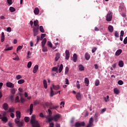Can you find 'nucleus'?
I'll use <instances>...</instances> for the list:
<instances>
[{"mask_svg": "<svg viewBox=\"0 0 127 127\" xmlns=\"http://www.w3.org/2000/svg\"><path fill=\"white\" fill-rule=\"evenodd\" d=\"M7 3L8 4H12V0H7Z\"/></svg>", "mask_w": 127, "mask_h": 127, "instance_id": "obj_57", "label": "nucleus"}, {"mask_svg": "<svg viewBox=\"0 0 127 127\" xmlns=\"http://www.w3.org/2000/svg\"><path fill=\"white\" fill-rule=\"evenodd\" d=\"M37 71H38V65H36L33 69V72L35 73Z\"/></svg>", "mask_w": 127, "mask_h": 127, "instance_id": "obj_15", "label": "nucleus"}, {"mask_svg": "<svg viewBox=\"0 0 127 127\" xmlns=\"http://www.w3.org/2000/svg\"><path fill=\"white\" fill-rule=\"evenodd\" d=\"M121 14L123 17H126V16H127V14L125 12L121 13Z\"/></svg>", "mask_w": 127, "mask_h": 127, "instance_id": "obj_58", "label": "nucleus"}, {"mask_svg": "<svg viewBox=\"0 0 127 127\" xmlns=\"http://www.w3.org/2000/svg\"><path fill=\"white\" fill-rule=\"evenodd\" d=\"M22 47H23V46H18V47L17 48V50H16L17 52H18V51L19 50H21L22 49Z\"/></svg>", "mask_w": 127, "mask_h": 127, "instance_id": "obj_47", "label": "nucleus"}, {"mask_svg": "<svg viewBox=\"0 0 127 127\" xmlns=\"http://www.w3.org/2000/svg\"><path fill=\"white\" fill-rule=\"evenodd\" d=\"M59 58H60V54L59 53H58L56 55L55 57V60L56 62L58 61L59 60Z\"/></svg>", "mask_w": 127, "mask_h": 127, "instance_id": "obj_22", "label": "nucleus"}, {"mask_svg": "<svg viewBox=\"0 0 127 127\" xmlns=\"http://www.w3.org/2000/svg\"><path fill=\"white\" fill-rule=\"evenodd\" d=\"M20 101L21 103H24V102H25V100L24 99V98H23V97H21Z\"/></svg>", "mask_w": 127, "mask_h": 127, "instance_id": "obj_60", "label": "nucleus"}, {"mask_svg": "<svg viewBox=\"0 0 127 127\" xmlns=\"http://www.w3.org/2000/svg\"><path fill=\"white\" fill-rule=\"evenodd\" d=\"M51 89V97H53L54 96V91H53V89H52V87L50 88Z\"/></svg>", "mask_w": 127, "mask_h": 127, "instance_id": "obj_42", "label": "nucleus"}, {"mask_svg": "<svg viewBox=\"0 0 127 127\" xmlns=\"http://www.w3.org/2000/svg\"><path fill=\"white\" fill-rule=\"evenodd\" d=\"M40 41V36H37V42L35 44V46H36V44H38V42Z\"/></svg>", "mask_w": 127, "mask_h": 127, "instance_id": "obj_44", "label": "nucleus"}, {"mask_svg": "<svg viewBox=\"0 0 127 127\" xmlns=\"http://www.w3.org/2000/svg\"><path fill=\"white\" fill-rule=\"evenodd\" d=\"M48 112L49 113V116L51 117L52 115V112L51 111V110H50V109H48Z\"/></svg>", "mask_w": 127, "mask_h": 127, "instance_id": "obj_54", "label": "nucleus"}, {"mask_svg": "<svg viewBox=\"0 0 127 127\" xmlns=\"http://www.w3.org/2000/svg\"><path fill=\"white\" fill-rule=\"evenodd\" d=\"M113 19V13L111 11L108 12L106 16L107 21H112Z\"/></svg>", "mask_w": 127, "mask_h": 127, "instance_id": "obj_1", "label": "nucleus"}, {"mask_svg": "<svg viewBox=\"0 0 127 127\" xmlns=\"http://www.w3.org/2000/svg\"><path fill=\"white\" fill-rule=\"evenodd\" d=\"M42 47V51L43 52H47L48 51V50L47 49V47L44 46Z\"/></svg>", "mask_w": 127, "mask_h": 127, "instance_id": "obj_34", "label": "nucleus"}, {"mask_svg": "<svg viewBox=\"0 0 127 127\" xmlns=\"http://www.w3.org/2000/svg\"><path fill=\"white\" fill-rule=\"evenodd\" d=\"M85 122H77L75 123L74 127H85Z\"/></svg>", "mask_w": 127, "mask_h": 127, "instance_id": "obj_2", "label": "nucleus"}, {"mask_svg": "<svg viewBox=\"0 0 127 127\" xmlns=\"http://www.w3.org/2000/svg\"><path fill=\"white\" fill-rule=\"evenodd\" d=\"M73 62H77V54H74L73 57Z\"/></svg>", "mask_w": 127, "mask_h": 127, "instance_id": "obj_27", "label": "nucleus"}, {"mask_svg": "<svg viewBox=\"0 0 127 127\" xmlns=\"http://www.w3.org/2000/svg\"><path fill=\"white\" fill-rule=\"evenodd\" d=\"M25 82V81L24 80V79H19L18 81V84H19V85H21V84H23V83H24Z\"/></svg>", "mask_w": 127, "mask_h": 127, "instance_id": "obj_32", "label": "nucleus"}, {"mask_svg": "<svg viewBox=\"0 0 127 127\" xmlns=\"http://www.w3.org/2000/svg\"><path fill=\"white\" fill-rule=\"evenodd\" d=\"M95 86H97L100 85V80L99 79H96L95 82Z\"/></svg>", "mask_w": 127, "mask_h": 127, "instance_id": "obj_41", "label": "nucleus"}, {"mask_svg": "<svg viewBox=\"0 0 127 127\" xmlns=\"http://www.w3.org/2000/svg\"><path fill=\"white\" fill-rule=\"evenodd\" d=\"M76 98L77 101H81V100H82L81 94L80 93H77L76 95Z\"/></svg>", "mask_w": 127, "mask_h": 127, "instance_id": "obj_10", "label": "nucleus"}, {"mask_svg": "<svg viewBox=\"0 0 127 127\" xmlns=\"http://www.w3.org/2000/svg\"><path fill=\"white\" fill-rule=\"evenodd\" d=\"M118 83V85L122 86V85L124 84V81H123V80H119Z\"/></svg>", "mask_w": 127, "mask_h": 127, "instance_id": "obj_49", "label": "nucleus"}, {"mask_svg": "<svg viewBox=\"0 0 127 127\" xmlns=\"http://www.w3.org/2000/svg\"><path fill=\"white\" fill-rule=\"evenodd\" d=\"M60 118H61V115L57 114L53 117V119L54 121H55V122H58V121L59 120V119H60Z\"/></svg>", "mask_w": 127, "mask_h": 127, "instance_id": "obj_5", "label": "nucleus"}, {"mask_svg": "<svg viewBox=\"0 0 127 127\" xmlns=\"http://www.w3.org/2000/svg\"><path fill=\"white\" fill-rule=\"evenodd\" d=\"M2 108L5 111H7L8 110V104L7 103H4L2 105Z\"/></svg>", "mask_w": 127, "mask_h": 127, "instance_id": "obj_9", "label": "nucleus"}, {"mask_svg": "<svg viewBox=\"0 0 127 127\" xmlns=\"http://www.w3.org/2000/svg\"><path fill=\"white\" fill-rule=\"evenodd\" d=\"M8 125L10 127H13V125L12 124V123L9 122L8 124Z\"/></svg>", "mask_w": 127, "mask_h": 127, "instance_id": "obj_63", "label": "nucleus"}, {"mask_svg": "<svg viewBox=\"0 0 127 127\" xmlns=\"http://www.w3.org/2000/svg\"><path fill=\"white\" fill-rule=\"evenodd\" d=\"M30 112V115H32V113L33 112V104H31L30 106V109H29Z\"/></svg>", "mask_w": 127, "mask_h": 127, "instance_id": "obj_11", "label": "nucleus"}, {"mask_svg": "<svg viewBox=\"0 0 127 127\" xmlns=\"http://www.w3.org/2000/svg\"><path fill=\"white\" fill-rule=\"evenodd\" d=\"M43 84H44L45 89H47L48 86H47V81H46V79H44L43 80Z\"/></svg>", "mask_w": 127, "mask_h": 127, "instance_id": "obj_25", "label": "nucleus"}, {"mask_svg": "<svg viewBox=\"0 0 127 127\" xmlns=\"http://www.w3.org/2000/svg\"><path fill=\"white\" fill-rule=\"evenodd\" d=\"M99 116V113L98 112H96L94 115V118L95 119V122H98V117Z\"/></svg>", "mask_w": 127, "mask_h": 127, "instance_id": "obj_31", "label": "nucleus"}, {"mask_svg": "<svg viewBox=\"0 0 127 127\" xmlns=\"http://www.w3.org/2000/svg\"><path fill=\"white\" fill-rule=\"evenodd\" d=\"M13 48V47H10L6 48L4 49V51H8L12 50Z\"/></svg>", "mask_w": 127, "mask_h": 127, "instance_id": "obj_46", "label": "nucleus"}, {"mask_svg": "<svg viewBox=\"0 0 127 127\" xmlns=\"http://www.w3.org/2000/svg\"><path fill=\"white\" fill-rule=\"evenodd\" d=\"M1 119V121L3 122L4 123H7V121H8V119H7V118L6 117H3L2 118H0Z\"/></svg>", "mask_w": 127, "mask_h": 127, "instance_id": "obj_18", "label": "nucleus"}, {"mask_svg": "<svg viewBox=\"0 0 127 127\" xmlns=\"http://www.w3.org/2000/svg\"><path fill=\"white\" fill-rule=\"evenodd\" d=\"M122 52H123V50L122 49H119L116 51L115 54L116 56H119V55H121Z\"/></svg>", "mask_w": 127, "mask_h": 127, "instance_id": "obj_13", "label": "nucleus"}, {"mask_svg": "<svg viewBox=\"0 0 127 127\" xmlns=\"http://www.w3.org/2000/svg\"><path fill=\"white\" fill-rule=\"evenodd\" d=\"M114 36L115 37L119 38V37H120V34L117 31H116L114 34Z\"/></svg>", "mask_w": 127, "mask_h": 127, "instance_id": "obj_35", "label": "nucleus"}, {"mask_svg": "<svg viewBox=\"0 0 127 127\" xmlns=\"http://www.w3.org/2000/svg\"><path fill=\"white\" fill-rule=\"evenodd\" d=\"M9 113H14V108L13 107L9 108L8 109Z\"/></svg>", "mask_w": 127, "mask_h": 127, "instance_id": "obj_36", "label": "nucleus"}, {"mask_svg": "<svg viewBox=\"0 0 127 127\" xmlns=\"http://www.w3.org/2000/svg\"><path fill=\"white\" fill-rule=\"evenodd\" d=\"M63 70V64H61L59 69V73H61Z\"/></svg>", "mask_w": 127, "mask_h": 127, "instance_id": "obj_38", "label": "nucleus"}, {"mask_svg": "<svg viewBox=\"0 0 127 127\" xmlns=\"http://www.w3.org/2000/svg\"><path fill=\"white\" fill-rule=\"evenodd\" d=\"M15 123L19 127H23V122L22 121L19 122V120L15 119Z\"/></svg>", "mask_w": 127, "mask_h": 127, "instance_id": "obj_4", "label": "nucleus"}, {"mask_svg": "<svg viewBox=\"0 0 127 127\" xmlns=\"http://www.w3.org/2000/svg\"><path fill=\"white\" fill-rule=\"evenodd\" d=\"M22 76L21 75H17L16 76V79L17 80H20V79H22Z\"/></svg>", "mask_w": 127, "mask_h": 127, "instance_id": "obj_45", "label": "nucleus"}, {"mask_svg": "<svg viewBox=\"0 0 127 127\" xmlns=\"http://www.w3.org/2000/svg\"><path fill=\"white\" fill-rule=\"evenodd\" d=\"M11 94H12L13 95H14V94H15V89H12L11 90Z\"/></svg>", "mask_w": 127, "mask_h": 127, "instance_id": "obj_55", "label": "nucleus"}, {"mask_svg": "<svg viewBox=\"0 0 127 127\" xmlns=\"http://www.w3.org/2000/svg\"><path fill=\"white\" fill-rule=\"evenodd\" d=\"M53 88L54 89V90H56V91H58V90H59L60 89V86L59 85H54V84H53Z\"/></svg>", "mask_w": 127, "mask_h": 127, "instance_id": "obj_19", "label": "nucleus"}, {"mask_svg": "<svg viewBox=\"0 0 127 127\" xmlns=\"http://www.w3.org/2000/svg\"><path fill=\"white\" fill-rule=\"evenodd\" d=\"M10 99L11 102H13L14 101V99L13 98V95H11L10 97Z\"/></svg>", "mask_w": 127, "mask_h": 127, "instance_id": "obj_59", "label": "nucleus"}, {"mask_svg": "<svg viewBox=\"0 0 127 127\" xmlns=\"http://www.w3.org/2000/svg\"><path fill=\"white\" fill-rule=\"evenodd\" d=\"M40 31L42 32V33H44L45 32V30H44V28H43V26H40L39 27Z\"/></svg>", "mask_w": 127, "mask_h": 127, "instance_id": "obj_29", "label": "nucleus"}, {"mask_svg": "<svg viewBox=\"0 0 127 127\" xmlns=\"http://www.w3.org/2000/svg\"><path fill=\"white\" fill-rule=\"evenodd\" d=\"M124 35H125V32L124 31H121L120 33V36L124 37Z\"/></svg>", "mask_w": 127, "mask_h": 127, "instance_id": "obj_56", "label": "nucleus"}, {"mask_svg": "<svg viewBox=\"0 0 127 127\" xmlns=\"http://www.w3.org/2000/svg\"><path fill=\"white\" fill-rule=\"evenodd\" d=\"M31 65H32V63H31V62H29L27 64V67L28 68H30V67H31Z\"/></svg>", "mask_w": 127, "mask_h": 127, "instance_id": "obj_50", "label": "nucleus"}, {"mask_svg": "<svg viewBox=\"0 0 127 127\" xmlns=\"http://www.w3.org/2000/svg\"><path fill=\"white\" fill-rule=\"evenodd\" d=\"M93 127V124H90V123H88V124L86 126V127Z\"/></svg>", "mask_w": 127, "mask_h": 127, "instance_id": "obj_64", "label": "nucleus"}, {"mask_svg": "<svg viewBox=\"0 0 127 127\" xmlns=\"http://www.w3.org/2000/svg\"><path fill=\"white\" fill-rule=\"evenodd\" d=\"M124 44H127V37H126L124 40Z\"/></svg>", "mask_w": 127, "mask_h": 127, "instance_id": "obj_61", "label": "nucleus"}, {"mask_svg": "<svg viewBox=\"0 0 127 127\" xmlns=\"http://www.w3.org/2000/svg\"><path fill=\"white\" fill-rule=\"evenodd\" d=\"M47 41V39L46 38H44L42 41V47L45 46V44H46V42Z\"/></svg>", "mask_w": 127, "mask_h": 127, "instance_id": "obj_17", "label": "nucleus"}, {"mask_svg": "<svg viewBox=\"0 0 127 127\" xmlns=\"http://www.w3.org/2000/svg\"><path fill=\"white\" fill-rule=\"evenodd\" d=\"M94 123V119L93 118H90L89 121V124H90L91 125H93V123Z\"/></svg>", "mask_w": 127, "mask_h": 127, "instance_id": "obj_43", "label": "nucleus"}, {"mask_svg": "<svg viewBox=\"0 0 127 127\" xmlns=\"http://www.w3.org/2000/svg\"><path fill=\"white\" fill-rule=\"evenodd\" d=\"M53 120H54L53 117H50L48 119V123H51V122H52V121H53Z\"/></svg>", "mask_w": 127, "mask_h": 127, "instance_id": "obj_48", "label": "nucleus"}, {"mask_svg": "<svg viewBox=\"0 0 127 127\" xmlns=\"http://www.w3.org/2000/svg\"><path fill=\"white\" fill-rule=\"evenodd\" d=\"M15 102H20L19 101V96H16L15 98Z\"/></svg>", "mask_w": 127, "mask_h": 127, "instance_id": "obj_53", "label": "nucleus"}, {"mask_svg": "<svg viewBox=\"0 0 127 127\" xmlns=\"http://www.w3.org/2000/svg\"><path fill=\"white\" fill-rule=\"evenodd\" d=\"M97 50V48L96 47H94L92 50V53H95L96 52V51Z\"/></svg>", "mask_w": 127, "mask_h": 127, "instance_id": "obj_52", "label": "nucleus"}, {"mask_svg": "<svg viewBox=\"0 0 127 127\" xmlns=\"http://www.w3.org/2000/svg\"><path fill=\"white\" fill-rule=\"evenodd\" d=\"M52 70L54 71V72H56V73H58V68L57 67H53Z\"/></svg>", "mask_w": 127, "mask_h": 127, "instance_id": "obj_37", "label": "nucleus"}, {"mask_svg": "<svg viewBox=\"0 0 127 127\" xmlns=\"http://www.w3.org/2000/svg\"><path fill=\"white\" fill-rule=\"evenodd\" d=\"M58 108H59V106H52V105H51L49 107L50 110H56V109H58Z\"/></svg>", "mask_w": 127, "mask_h": 127, "instance_id": "obj_14", "label": "nucleus"}, {"mask_svg": "<svg viewBox=\"0 0 127 127\" xmlns=\"http://www.w3.org/2000/svg\"><path fill=\"white\" fill-rule=\"evenodd\" d=\"M1 42L4 41V33H3V32L1 33Z\"/></svg>", "mask_w": 127, "mask_h": 127, "instance_id": "obj_28", "label": "nucleus"}, {"mask_svg": "<svg viewBox=\"0 0 127 127\" xmlns=\"http://www.w3.org/2000/svg\"><path fill=\"white\" fill-rule=\"evenodd\" d=\"M84 83H85V85L86 86V87H88V86H89V84L90 83V81H89V79H88V78L86 77L84 79Z\"/></svg>", "mask_w": 127, "mask_h": 127, "instance_id": "obj_12", "label": "nucleus"}, {"mask_svg": "<svg viewBox=\"0 0 127 127\" xmlns=\"http://www.w3.org/2000/svg\"><path fill=\"white\" fill-rule=\"evenodd\" d=\"M119 66L120 67H124V62H123V61H119Z\"/></svg>", "mask_w": 127, "mask_h": 127, "instance_id": "obj_33", "label": "nucleus"}, {"mask_svg": "<svg viewBox=\"0 0 127 127\" xmlns=\"http://www.w3.org/2000/svg\"><path fill=\"white\" fill-rule=\"evenodd\" d=\"M114 92L116 95H119V94H120V91L119 89H118V88H114Z\"/></svg>", "mask_w": 127, "mask_h": 127, "instance_id": "obj_30", "label": "nucleus"}, {"mask_svg": "<svg viewBox=\"0 0 127 127\" xmlns=\"http://www.w3.org/2000/svg\"><path fill=\"white\" fill-rule=\"evenodd\" d=\"M90 58H91V56H90V54H89V53H86L85 55V58L86 60H89Z\"/></svg>", "mask_w": 127, "mask_h": 127, "instance_id": "obj_21", "label": "nucleus"}, {"mask_svg": "<svg viewBox=\"0 0 127 127\" xmlns=\"http://www.w3.org/2000/svg\"><path fill=\"white\" fill-rule=\"evenodd\" d=\"M34 13L35 14L37 15L39 13V8L38 7H36L34 10Z\"/></svg>", "mask_w": 127, "mask_h": 127, "instance_id": "obj_20", "label": "nucleus"}, {"mask_svg": "<svg viewBox=\"0 0 127 127\" xmlns=\"http://www.w3.org/2000/svg\"><path fill=\"white\" fill-rule=\"evenodd\" d=\"M70 58V52L68 50H65V59L66 60H69Z\"/></svg>", "mask_w": 127, "mask_h": 127, "instance_id": "obj_8", "label": "nucleus"}, {"mask_svg": "<svg viewBox=\"0 0 127 127\" xmlns=\"http://www.w3.org/2000/svg\"><path fill=\"white\" fill-rule=\"evenodd\" d=\"M108 30L110 32H113L114 31V27L112 25H110L108 27Z\"/></svg>", "mask_w": 127, "mask_h": 127, "instance_id": "obj_24", "label": "nucleus"}, {"mask_svg": "<svg viewBox=\"0 0 127 127\" xmlns=\"http://www.w3.org/2000/svg\"><path fill=\"white\" fill-rule=\"evenodd\" d=\"M48 46H50V47H52V43H51L50 41L48 42Z\"/></svg>", "mask_w": 127, "mask_h": 127, "instance_id": "obj_62", "label": "nucleus"}, {"mask_svg": "<svg viewBox=\"0 0 127 127\" xmlns=\"http://www.w3.org/2000/svg\"><path fill=\"white\" fill-rule=\"evenodd\" d=\"M38 23H39L38 20H36L34 21V26H36V27L39 28V25L38 24Z\"/></svg>", "mask_w": 127, "mask_h": 127, "instance_id": "obj_23", "label": "nucleus"}, {"mask_svg": "<svg viewBox=\"0 0 127 127\" xmlns=\"http://www.w3.org/2000/svg\"><path fill=\"white\" fill-rule=\"evenodd\" d=\"M109 99H110V96L109 95H107V97H104V100L105 102H106V103L110 101Z\"/></svg>", "mask_w": 127, "mask_h": 127, "instance_id": "obj_26", "label": "nucleus"}, {"mask_svg": "<svg viewBox=\"0 0 127 127\" xmlns=\"http://www.w3.org/2000/svg\"><path fill=\"white\" fill-rule=\"evenodd\" d=\"M16 114L17 118H16L15 120H20V118H21V113H20V111H17L16 112Z\"/></svg>", "mask_w": 127, "mask_h": 127, "instance_id": "obj_6", "label": "nucleus"}, {"mask_svg": "<svg viewBox=\"0 0 127 127\" xmlns=\"http://www.w3.org/2000/svg\"><path fill=\"white\" fill-rule=\"evenodd\" d=\"M45 105L47 107H49V108H50V107L51 106V105H52V103H49V102H46L45 103Z\"/></svg>", "mask_w": 127, "mask_h": 127, "instance_id": "obj_51", "label": "nucleus"}, {"mask_svg": "<svg viewBox=\"0 0 127 127\" xmlns=\"http://www.w3.org/2000/svg\"><path fill=\"white\" fill-rule=\"evenodd\" d=\"M38 31H39V28H38V27H34L33 29V36H37L38 34Z\"/></svg>", "mask_w": 127, "mask_h": 127, "instance_id": "obj_3", "label": "nucleus"}, {"mask_svg": "<svg viewBox=\"0 0 127 127\" xmlns=\"http://www.w3.org/2000/svg\"><path fill=\"white\" fill-rule=\"evenodd\" d=\"M9 10L10 12H14V11H15V8L13 7H10Z\"/></svg>", "mask_w": 127, "mask_h": 127, "instance_id": "obj_40", "label": "nucleus"}, {"mask_svg": "<svg viewBox=\"0 0 127 127\" xmlns=\"http://www.w3.org/2000/svg\"><path fill=\"white\" fill-rule=\"evenodd\" d=\"M78 69L79 71H84L85 70V67H84V66H83V65L79 64L78 65Z\"/></svg>", "mask_w": 127, "mask_h": 127, "instance_id": "obj_16", "label": "nucleus"}, {"mask_svg": "<svg viewBox=\"0 0 127 127\" xmlns=\"http://www.w3.org/2000/svg\"><path fill=\"white\" fill-rule=\"evenodd\" d=\"M6 86L8 88H14V84L10 82H8L6 83Z\"/></svg>", "mask_w": 127, "mask_h": 127, "instance_id": "obj_7", "label": "nucleus"}, {"mask_svg": "<svg viewBox=\"0 0 127 127\" xmlns=\"http://www.w3.org/2000/svg\"><path fill=\"white\" fill-rule=\"evenodd\" d=\"M30 120V118H29V117H25L24 118V121L25 122V123H28L29 122Z\"/></svg>", "mask_w": 127, "mask_h": 127, "instance_id": "obj_39", "label": "nucleus"}]
</instances>
